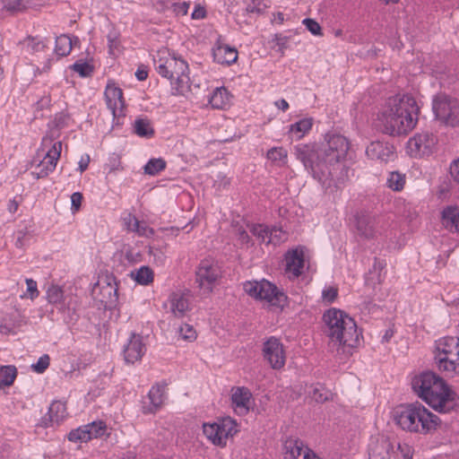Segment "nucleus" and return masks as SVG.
I'll return each instance as SVG.
<instances>
[{
    "label": "nucleus",
    "instance_id": "nucleus-3",
    "mask_svg": "<svg viewBox=\"0 0 459 459\" xmlns=\"http://www.w3.org/2000/svg\"><path fill=\"white\" fill-rule=\"evenodd\" d=\"M411 385L418 396L438 412H448L458 403L456 393L433 372H423L414 377Z\"/></svg>",
    "mask_w": 459,
    "mask_h": 459
},
{
    "label": "nucleus",
    "instance_id": "nucleus-10",
    "mask_svg": "<svg viewBox=\"0 0 459 459\" xmlns=\"http://www.w3.org/2000/svg\"><path fill=\"white\" fill-rule=\"evenodd\" d=\"M238 424L230 418H224L212 423H204L203 432L206 438L214 446L224 447L230 438L237 432Z\"/></svg>",
    "mask_w": 459,
    "mask_h": 459
},
{
    "label": "nucleus",
    "instance_id": "nucleus-29",
    "mask_svg": "<svg viewBox=\"0 0 459 459\" xmlns=\"http://www.w3.org/2000/svg\"><path fill=\"white\" fill-rule=\"evenodd\" d=\"M79 43L77 37H70L63 34L56 39L55 53L58 56H66L71 53L73 47Z\"/></svg>",
    "mask_w": 459,
    "mask_h": 459
},
{
    "label": "nucleus",
    "instance_id": "nucleus-52",
    "mask_svg": "<svg viewBox=\"0 0 459 459\" xmlns=\"http://www.w3.org/2000/svg\"><path fill=\"white\" fill-rule=\"evenodd\" d=\"M302 23L306 26L307 30L311 32V34L315 36H322V28L320 24L314 19L306 18L302 21Z\"/></svg>",
    "mask_w": 459,
    "mask_h": 459
},
{
    "label": "nucleus",
    "instance_id": "nucleus-7",
    "mask_svg": "<svg viewBox=\"0 0 459 459\" xmlns=\"http://www.w3.org/2000/svg\"><path fill=\"white\" fill-rule=\"evenodd\" d=\"M58 126L59 124H56L55 127L49 126L48 132L42 138L40 147L37 152V156L40 160L32 171L37 178L47 177L56 167L62 151V142L58 139Z\"/></svg>",
    "mask_w": 459,
    "mask_h": 459
},
{
    "label": "nucleus",
    "instance_id": "nucleus-28",
    "mask_svg": "<svg viewBox=\"0 0 459 459\" xmlns=\"http://www.w3.org/2000/svg\"><path fill=\"white\" fill-rule=\"evenodd\" d=\"M170 311L177 317H182L189 310V297L186 293L175 292L169 298Z\"/></svg>",
    "mask_w": 459,
    "mask_h": 459
},
{
    "label": "nucleus",
    "instance_id": "nucleus-8",
    "mask_svg": "<svg viewBox=\"0 0 459 459\" xmlns=\"http://www.w3.org/2000/svg\"><path fill=\"white\" fill-rule=\"evenodd\" d=\"M434 361L446 377L459 376V337L446 336L437 340Z\"/></svg>",
    "mask_w": 459,
    "mask_h": 459
},
{
    "label": "nucleus",
    "instance_id": "nucleus-6",
    "mask_svg": "<svg viewBox=\"0 0 459 459\" xmlns=\"http://www.w3.org/2000/svg\"><path fill=\"white\" fill-rule=\"evenodd\" d=\"M156 70L160 75L170 80L173 94L186 95L190 91L188 65L167 48L160 49L154 56Z\"/></svg>",
    "mask_w": 459,
    "mask_h": 459
},
{
    "label": "nucleus",
    "instance_id": "nucleus-57",
    "mask_svg": "<svg viewBox=\"0 0 459 459\" xmlns=\"http://www.w3.org/2000/svg\"><path fill=\"white\" fill-rule=\"evenodd\" d=\"M82 195L80 192H75L71 195V211L73 213L77 212L82 205Z\"/></svg>",
    "mask_w": 459,
    "mask_h": 459
},
{
    "label": "nucleus",
    "instance_id": "nucleus-64",
    "mask_svg": "<svg viewBox=\"0 0 459 459\" xmlns=\"http://www.w3.org/2000/svg\"><path fill=\"white\" fill-rule=\"evenodd\" d=\"M135 76L139 81H144L148 76V73L145 69L138 68Z\"/></svg>",
    "mask_w": 459,
    "mask_h": 459
},
{
    "label": "nucleus",
    "instance_id": "nucleus-59",
    "mask_svg": "<svg viewBox=\"0 0 459 459\" xmlns=\"http://www.w3.org/2000/svg\"><path fill=\"white\" fill-rule=\"evenodd\" d=\"M205 15H206V11H205L204 7H203L200 4H196L195 6L194 11L192 12L191 17L194 20H200V19H204L205 17Z\"/></svg>",
    "mask_w": 459,
    "mask_h": 459
},
{
    "label": "nucleus",
    "instance_id": "nucleus-9",
    "mask_svg": "<svg viewBox=\"0 0 459 459\" xmlns=\"http://www.w3.org/2000/svg\"><path fill=\"white\" fill-rule=\"evenodd\" d=\"M243 288L247 294L264 307L281 310L287 305V296L269 281H246Z\"/></svg>",
    "mask_w": 459,
    "mask_h": 459
},
{
    "label": "nucleus",
    "instance_id": "nucleus-34",
    "mask_svg": "<svg viewBox=\"0 0 459 459\" xmlns=\"http://www.w3.org/2000/svg\"><path fill=\"white\" fill-rule=\"evenodd\" d=\"M389 449L390 444L387 442L377 444L369 450V459H394Z\"/></svg>",
    "mask_w": 459,
    "mask_h": 459
},
{
    "label": "nucleus",
    "instance_id": "nucleus-51",
    "mask_svg": "<svg viewBox=\"0 0 459 459\" xmlns=\"http://www.w3.org/2000/svg\"><path fill=\"white\" fill-rule=\"evenodd\" d=\"M49 362V356L48 354H44L41 357H39V359L35 364L31 365V368L36 373L42 374L48 368Z\"/></svg>",
    "mask_w": 459,
    "mask_h": 459
},
{
    "label": "nucleus",
    "instance_id": "nucleus-21",
    "mask_svg": "<svg viewBox=\"0 0 459 459\" xmlns=\"http://www.w3.org/2000/svg\"><path fill=\"white\" fill-rule=\"evenodd\" d=\"M146 351L143 337L133 333L123 351L125 361L127 364H134L140 361Z\"/></svg>",
    "mask_w": 459,
    "mask_h": 459
},
{
    "label": "nucleus",
    "instance_id": "nucleus-32",
    "mask_svg": "<svg viewBox=\"0 0 459 459\" xmlns=\"http://www.w3.org/2000/svg\"><path fill=\"white\" fill-rule=\"evenodd\" d=\"M209 102L214 108H224L230 102V95L226 88L218 87L212 91Z\"/></svg>",
    "mask_w": 459,
    "mask_h": 459
},
{
    "label": "nucleus",
    "instance_id": "nucleus-1",
    "mask_svg": "<svg viewBox=\"0 0 459 459\" xmlns=\"http://www.w3.org/2000/svg\"><path fill=\"white\" fill-rule=\"evenodd\" d=\"M350 149L349 141L337 134H326L320 146L299 144L295 147V155L315 178L326 186L330 167L346 159Z\"/></svg>",
    "mask_w": 459,
    "mask_h": 459
},
{
    "label": "nucleus",
    "instance_id": "nucleus-48",
    "mask_svg": "<svg viewBox=\"0 0 459 459\" xmlns=\"http://www.w3.org/2000/svg\"><path fill=\"white\" fill-rule=\"evenodd\" d=\"M245 4L247 13H261L267 8L263 0H245Z\"/></svg>",
    "mask_w": 459,
    "mask_h": 459
},
{
    "label": "nucleus",
    "instance_id": "nucleus-58",
    "mask_svg": "<svg viewBox=\"0 0 459 459\" xmlns=\"http://www.w3.org/2000/svg\"><path fill=\"white\" fill-rule=\"evenodd\" d=\"M449 171L452 178L459 182V157L451 162Z\"/></svg>",
    "mask_w": 459,
    "mask_h": 459
},
{
    "label": "nucleus",
    "instance_id": "nucleus-2",
    "mask_svg": "<svg viewBox=\"0 0 459 459\" xmlns=\"http://www.w3.org/2000/svg\"><path fill=\"white\" fill-rule=\"evenodd\" d=\"M420 108L410 94L390 97L378 114V126L382 132L392 135H406L412 131L419 120Z\"/></svg>",
    "mask_w": 459,
    "mask_h": 459
},
{
    "label": "nucleus",
    "instance_id": "nucleus-37",
    "mask_svg": "<svg viewBox=\"0 0 459 459\" xmlns=\"http://www.w3.org/2000/svg\"><path fill=\"white\" fill-rule=\"evenodd\" d=\"M267 159L278 166H284L288 161V152L283 147H273L267 152Z\"/></svg>",
    "mask_w": 459,
    "mask_h": 459
},
{
    "label": "nucleus",
    "instance_id": "nucleus-24",
    "mask_svg": "<svg viewBox=\"0 0 459 459\" xmlns=\"http://www.w3.org/2000/svg\"><path fill=\"white\" fill-rule=\"evenodd\" d=\"M46 299L49 304L56 306L61 312L70 309L73 304V299L65 296L62 288L56 284H52L48 288Z\"/></svg>",
    "mask_w": 459,
    "mask_h": 459
},
{
    "label": "nucleus",
    "instance_id": "nucleus-5",
    "mask_svg": "<svg viewBox=\"0 0 459 459\" xmlns=\"http://www.w3.org/2000/svg\"><path fill=\"white\" fill-rule=\"evenodd\" d=\"M325 332L330 341L342 349L356 347L359 342V333L354 319L343 310L332 307L323 315ZM350 352V351H347Z\"/></svg>",
    "mask_w": 459,
    "mask_h": 459
},
{
    "label": "nucleus",
    "instance_id": "nucleus-14",
    "mask_svg": "<svg viewBox=\"0 0 459 459\" xmlns=\"http://www.w3.org/2000/svg\"><path fill=\"white\" fill-rule=\"evenodd\" d=\"M262 356L264 360L275 370L281 369L286 363L284 345L274 336H271L264 342Z\"/></svg>",
    "mask_w": 459,
    "mask_h": 459
},
{
    "label": "nucleus",
    "instance_id": "nucleus-12",
    "mask_svg": "<svg viewBox=\"0 0 459 459\" xmlns=\"http://www.w3.org/2000/svg\"><path fill=\"white\" fill-rule=\"evenodd\" d=\"M438 139L429 131H421L411 137L406 143V152L412 158H423L437 150Z\"/></svg>",
    "mask_w": 459,
    "mask_h": 459
},
{
    "label": "nucleus",
    "instance_id": "nucleus-16",
    "mask_svg": "<svg viewBox=\"0 0 459 459\" xmlns=\"http://www.w3.org/2000/svg\"><path fill=\"white\" fill-rule=\"evenodd\" d=\"M285 273L289 279H297L303 273L306 266L305 247H297L289 250L284 256Z\"/></svg>",
    "mask_w": 459,
    "mask_h": 459
},
{
    "label": "nucleus",
    "instance_id": "nucleus-17",
    "mask_svg": "<svg viewBox=\"0 0 459 459\" xmlns=\"http://www.w3.org/2000/svg\"><path fill=\"white\" fill-rule=\"evenodd\" d=\"M250 232L257 238L259 241L266 245H279L287 240L288 235L281 228H271L263 224H251L247 226Z\"/></svg>",
    "mask_w": 459,
    "mask_h": 459
},
{
    "label": "nucleus",
    "instance_id": "nucleus-23",
    "mask_svg": "<svg viewBox=\"0 0 459 459\" xmlns=\"http://www.w3.org/2000/svg\"><path fill=\"white\" fill-rule=\"evenodd\" d=\"M367 156L375 160L387 162L394 156V146L384 142H372L366 149Z\"/></svg>",
    "mask_w": 459,
    "mask_h": 459
},
{
    "label": "nucleus",
    "instance_id": "nucleus-63",
    "mask_svg": "<svg viewBox=\"0 0 459 459\" xmlns=\"http://www.w3.org/2000/svg\"><path fill=\"white\" fill-rule=\"evenodd\" d=\"M275 43L276 45L282 50L287 48V43L289 39L287 37H283L281 35L275 36Z\"/></svg>",
    "mask_w": 459,
    "mask_h": 459
},
{
    "label": "nucleus",
    "instance_id": "nucleus-11",
    "mask_svg": "<svg viewBox=\"0 0 459 459\" xmlns=\"http://www.w3.org/2000/svg\"><path fill=\"white\" fill-rule=\"evenodd\" d=\"M432 109L436 118L447 126H459V101L445 94L433 100Z\"/></svg>",
    "mask_w": 459,
    "mask_h": 459
},
{
    "label": "nucleus",
    "instance_id": "nucleus-50",
    "mask_svg": "<svg viewBox=\"0 0 459 459\" xmlns=\"http://www.w3.org/2000/svg\"><path fill=\"white\" fill-rule=\"evenodd\" d=\"M24 46L30 53L43 51L46 48L43 42L33 38L27 39L24 41Z\"/></svg>",
    "mask_w": 459,
    "mask_h": 459
},
{
    "label": "nucleus",
    "instance_id": "nucleus-45",
    "mask_svg": "<svg viewBox=\"0 0 459 459\" xmlns=\"http://www.w3.org/2000/svg\"><path fill=\"white\" fill-rule=\"evenodd\" d=\"M26 292H24L22 295H21L22 299H30L31 300H34L39 296V291L38 290V283L33 279H26Z\"/></svg>",
    "mask_w": 459,
    "mask_h": 459
},
{
    "label": "nucleus",
    "instance_id": "nucleus-25",
    "mask_svg": "<svg viewBox=\"0 0 459 459\" xmlns=\"http://www.w3.org/2000/svg\"><path fill=\"white\" fill-rule=\"evenodd\" d=\"M213 59L221 65H231L238 59V51L227 44L218 40L212 48Z\"/></svg>",
    "mask_w": 459,
    "mask_h": 459
},
{
    "label": "nucleus",
    "instance_id": "nucleus-61",
    "mask_svg": "<svg viewBox=\"0 0 459 459\" xmlns=\"http://www.w3.org/2000/svg\"><path fill=\"white\" fill-rule=\"evenodd\" d=\"M90 156L88 154L82 155L78 162L79 170L81 173L84 172L89 166Z\"/></svg>",
    "mask_w": 459,
    "mask_h": 459
},
{
    "label": "nucleus",
    "instance_id": "nucleus-4",
    "mask_svg": "<svg viewBox=\"0 0 459 459\" xmlns=\"http://www.w3.org/2000/svg\"><path fill=\"white\" fill-rule=\"evenodd\" d=\"M394 421L403 431L423 436L433 434L441 425L440 418L420 403L399 406Z\"/></svg>",
    "mask_w": 459,
    "mask_h": 459
},
{
    "label": "nucleus",
    "instance_id": "nucleus-41",
    "mask_svg": "<svg viewBox=\"0 0 459 459\" xmlns=\"http://www.w3.org/2000/svg\"><path fill=\"white\" fill-rule=\"evenodd\" d=\"M166 168V161L161 158L151 159L144 166V173L150 176H155Z\"/></svg>",
    "mask_w": 459,
    "mask_h": 459
},
{
    "label": "nucleus",
    "instance_id": "nucleus-40",
    "mask_svg": "<svg viewBox=\"0 0 459 459\" xmlns=\"http://www.w3.org/2000/svg\"><path fill=\"white\" fill-rule=\"evenodd\" d=\"M308 393L311 398L319 403L328 401L332 395L331 392L321 385L311 386Z\"/></svg>",
    "mask_w": 459,
    "mask_h": 459
},
{
    "label": "nucleus",
    "instance_id": "nucleus-30",
    "mask_svg": "<svg viewBox=\"0 0 459 459\" xmlns=\"http://www.w3.org/2000/svg\"><path fill=\"white\" fill-rule=\"evenodd\" d=\"M312 126L313 119L311 117L302 118L290 125L289 134L292 139L300 140L311 130Z\"/></svg>",
    "mask_w": 459,
    "mask_h": 459
},
{
    "label": "nucleus",
    "instance_id": "nucleus-42",
    "mask_svg": "<svg viewBox=\"0 0 459 459\" xmlns=\"http://www.w3.org/2000/svg\"><path fill=\"white\" fill-rule=\"evenodd\" d=\"M86 429H88L91 440L92 438H98L104 436L107 430V426L102 420L92 421L91 423L86 424Z\"/></svg>",
    "mask_w": 459,
    "mask_h": 459
},
{
    "label": "nucleus",
    "instance_id": "nucleus-19",
    "mask_svg": "<svg viewBox=\"0 0 459 459\" xmlns=\"http://www.w3.org/2000/svg\"><path fill=\"white\" fill-rule=\"evenodd\" d=\"M231 402L234 411L239 415H246L254 404L251 392L244 386L231 389Z\"/></svg>",
    "mask_w": 459,
    "mask_h": 459
},
{
    "label": "nucleus",
    "instance_id": "nucleus-18",
    "mask_svg": "<svg viewBox=\"0 0 459 459\" xmlns=\"http://www.w3.org/2000/svg\"><path fill=\"white\" fill-rule=\"evenodd\" d=\"M117 288L111 277L105 276L98 280L92 287V295L101 303H112L117 299Z\"/></svg>",
    "mask_w": 459,
    "mask_h": 459
},
{
    "label": "nucleus",
    "instance_id": "nucleus-60",
    "mask_svg": "<svg viewBox=\"0 0 459 459\" xmlns=\"http://www.w3.org/2000/svg\"><path fill=\"white\" fill-rule=\"evenodd\" d=\"M108 48H109V53L112 55L116 54V51L118 50V41L117 39L116 35L109 34L108 36Z\"/></svg>",
    "mask_w": 459,
    "mask_h": 459
},
{
    "label": "nucleus",
    "instance_id": "nucleus-15",
    "mask_svg": "<svg viewBox=\"0 0 459 459\" xmlns=\"http://www.w3.org/2000/svg\"><path fill=\"white\" fill-rule=\"evenodd\" d=\"M355 227L359 237L366 239H373L383 233L385 221L381 217L359 214L356 217Z\"/></svg>",
    "mask_w": 459,
    "mask_h": 459
},
{
    "label": "nucleus",
    "instance_id": "nucleus-39",
    "mask_svg": "<svg viewBox=\"0 0 459 459\" xmlns=\"http://www.w3.org/2000/svg\"><path fill=\"white\" fill-rule=\"evenodd\" d=\"M405 185V176L397 171L390 172L386 178V186L394 191H401Z\"/></svg>",
    "mask_w": 459,
    "mask_h": 459
},
{
    "label": "nucleus",
    "instance_id": "nucleus-55",
    "mask_svg": "<svg viewBox=\"0 0 459 459\" xmlns=\"http://www.w3.org/2000/svg\"><path fill=\"white\" fill-rule=\"evenodd\" d=\"M123 221L126 230L134 232L138 225L139 220L134 215L128 213L124 217Z\"/></svg>",
    "mask_w": 459,
    "mask_h": 459
},
{
    "label": "nucleus",
    "instance_id": "nucleus-31",
    "mask_svg": "<svg viewBox=\"0 0 459 459\" xmlns=\"http://www.w3.org/2000/svg\"><path fill=\"white\" fill-rule=\"evenodd\" d=\"M48 416L51 424H59L67 416L65 403L61 401H54L49 406Z\"/></svg>",
    "mask_w": 459,
    "mask_h": 459
},
{
    "label": "nucleus",
    "instance_id": "nucleus-47",
    "mask_svg": "<svg viewBox=\"0 0 459 459\" xmlns=\"http://www.w3.org/2000/svg\"><path fill=\"white\" fill-rule=\"evenodd\" d=\"M178 335L184 341L193 342L196 339L197 333L194 327L188 324H184L178 328Z\"/></svg>",
    "mask_w": 459,
    "mask_h": 459
},
{
    "label": "nucleus",
    "instance_id": "nucleus-54",
    "mask_svg": "<svg viewBox=\"0 0 459 459\" xmlns=\"http://www.w3.org/2000/svg\"><path fill=\"white\" fill-rule=\"evenodd\" d=\"M189 7V2L172 3L170 5V8L172 9L173 13L178 16L186 15L188 12Z\"/></svg>",
    "mask_w": 459,
    "mask_h": 459
},
{
    "label": "nucleus",
    "instance_id": "nucleus-36",
    "mask_svg": "<svg viewBox=\"0 0 459 459\" xmlns=\"http://www.w3.org/2000/svg\"><path fill=\"white\" fill-rule=\"evenodd\" d=\"M134 130L140 137L151 138L154 134L150 120L144 118H139L134 121Z\"/></svg>",
    "mask_w": 459,
    "mask_h": 459
},
{
    "label": "nucleus",
    "instance_id": "nucleus-44",
    "mask_svg": "<svg viewBox=\"0 0 459 459\" xmlns=\"http://www.w3.org/2000/svg\"><path fill=\"white\" fill-rule=\"evenodd\" d=\"M68 439L72 442H88L90 441L89 432L86 429V425L79 427L76 429L72 430L68 434Z\"/></svg>",
    "mask_w": 459,
    "mask_h": 459
},
{
    "label": "nucleus",
    "instance_id": "nucleus-49",
    "mask_svg": "<svg viewBox=\"0 0 459 459\" xmlns=\"http://www.w3.org/2000/svg\"><path fill=\"white\" fill-rule=\"evenodd\" d=\"M338 297V289L334 286H326L322 291V301L325 304L333 303Z\"/></svg>",
    "mask_w": 459,
    "mask_h": 459
},
{
    "label": "nucleus",
    "instance_id": "nucleus-20",
    "mask_svg": "<svg viewBox=\"0 0 459 459\" xmlns=\"http://www.w3.org/2000/svg\"><path fill=\"white\" fill-rule=\"evenodd\" d=\"M104 95L107 106L113 116H119L125 107L122 90L114 82L109 81L106 86Z\"/></svg>",
    "mask_w": 459,
    "mask_h": 459
},
{
    "label": "nucleus",
    "instance_id": "nucleus-26",
    "mask_svg": "<svg viewBox=\"0 0 459 459\" xmlns=\"http://www.w3.org/2000/svg\"><path fill=\"white\" fill-rule=\"evenodd\" d=\"M441 223L450 232H459V205L446 206L441 212Z\"/></svg>",
    "mask_w": 459,
    "mask_h": 459
},
{
    "label": "nucleus",
    "instance_id": "nucleus-46",
    "mask_svg": "<svg viewBox=\"0 0 459 459\" xmlns=\"http://www.w3.org/2000/svg\"><path fill=\"white\" fill-rule=\"evenodd\" d=\"M4 8L9 11H22L30 4L32 0H3Z\"/></svg>",
    "mask_w": 459,
    "mask_h": 459
},
{
    "label": "nucleus",
    "instance_id": "nucleus-33",
    "mask_svg": "<svg viewBox=\"0 0 459 459\" xmlns=\"http://www.w3.org/2000/svg\"><path fill=\"white\" fill-rule=\"evenodd\" d=\"M153 272L149 266H141L131 273V277L141 285H148L153 281Z\"/></svg>",
    "mask_w": 459,
    "mask_h": 459
},
{
    "label": "nucleus",
    "instance_id": "nucleus-13",
    "mask_svg": "<svg viewBox=\"0 0 459 459\" xmlns=\"http://www.w3.org/2000/svg\"><path fill=\"white\" fill-rule=\"evenodd\" d=\"M220 269L217 264L212 259H204L201 261L196 270V282L202 295H209L214 283L220 277Z\"/></svg>",
    "mask_w": 459,
    "mask_h": 459
},
{
    "label": "nucleus",
    "instance_id": "nucleus-43",
    "mask_svg": "<svg viewBox=\"0 0 459 459\" xmlns=\"http://www.w3.org/2000/svg\"><path fill=\"white\" fill-rule=\"evenodd\" d=\"M70 68L82 77H88L93 73V66L82 59L76 61Z\"/></svg>",
    "mask_w": 459,
    "mask_h": 459
},
{
    "label": "nucleus",
    "instance_id": "nucleus-35",
    "mask_svg": "<svg viewBox=\"0 0 459 459\" xmlns=\"http://www.w3.org/2000/svg\"><path fill=\"white\" fill-rule=\"evenodd\" d=\"M17 376L16 368L13 366L0 367V388L10 386L13 384Z\"/></svg>",
    "mask_w": 459,
    "mask_h": 459
},
{
    "label": "nucleus",
    "instance_id": "nucleus-27",
    "mask_svg": "<svg viewBox=\"0 0 459 459\" xmlns=\"http://www.w3.org/2000/svg\"><path fill=\"white\" fill-rule=\"evenodd\" d=\"M148 399L150 405L144 406V411L152 413L158 411L166 400L165 385L160 384L152 385L149 391Z\"/></svg>",
    "mask_w": 459,
    "mask_h": 459
},
{
    "label": "nucleus",
    "instance_id": "nucleus-53",
    "mask_svg": "<svg viewBox=\"0 0 459 459\" xmlns=\"http://www.w3.org/2000/svg\"><path fill=\"white\" fill-rule=\"evenodd\" d=\"M134 233L139 237L151 238L154 235V230L147 225L146 222L138 221V225Z\"/></svg>",
    "mask_w": 459,
    "mask_h": 459
},
{
    "label": "nucleus",
    "instance_id": "nucleus-38",
    "mask_svg": "<svg viewBox=\"0 0 459 459\" xmlns=\"http://www.w3.org/2000/svg\"><path fill=\"white\" fill-rule=\"evenodd\" d=\"M150 259L157 266H163L167 261L166 246L164 247H149Z\"/></svg>",
    "mask_w": 459,
    "mask_h": 459
},
{
    "label": "nucleus",
    "instance_id": "nucleus-22",
    "mask_svg": "<svg viewBox=\"0 0 459 459\" xmlns=\"http://www.w3.org/2000/svg\"><path fill=\"white\" fill-rule=\"evenodd\" d=\"M284 459H323L299 440H290L285 444Z\"/></svg>",
    "mask_w": 459,
    "mask_h": 459
},
{
    "label": "nucleus",
    "instance_id": "nucleus-62",
    "mask_svg": "<svg viewBox=\"0 0 459 459\" xmlns=\"http://www.w3.org/2000/svg\"><path fill=\"white\" fill-rule=\"evenodd\" d=\"M238 239L241 244H248L250 242V237L247 232L243 229L238 230Z\"/></svg>",
    "mask_w": 459,
    "mask_h": 459
},
{
    "label": "nucleus",
    "instance_id": "nucleus-56",
    "mask_svg": "<svg viewBox=\"0 0 459 459\" xmlns=\"http://www.w3.org/2000/svg\"><path fill=\"white\" fill-rule=\"evenodd\" d=\"M398 450L401 455L400 459H412L414 450L411 446L406 443L399 444Z\"/></svg>",
    "mask_w": 459,
    "mask_h": 459
}]
</instances>
